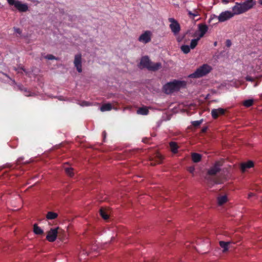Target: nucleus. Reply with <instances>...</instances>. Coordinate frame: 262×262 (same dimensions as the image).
<instances>
[{
    "instance_id": "nucleus-1",
    "label": "nucleus",
    "mask_w": 262,
    "mask_h": 262,
    "mask_svg": "<svg viewBox=\"0 0 262 262\" xmlns=\"http://www.w3.org/2000/svg\"><path fill=\"white\" fill-rule=\"evenodd\" d=\"M256 4L254 0H246L242 3H236L232 11L236 15L244 13L252 9Z\"/></svg>"
},
{
    "instance_id": "nucleus-2",
    "label": "nucleus",
    "mask_w": 262,
    "mask_h": 262,
    "mask_svg": "<svg viewBox=\"0 0 262 262\" xmlns=\"http://www.w3.org/2000/svg\"><path fill=\"white\" fill-rule=\"evenodd\" d=\"M186 84V82L184 81L174 80L165 84L163 86V91L166 94H170L175 91H179L182 88H184Z\"/></svg>"
},
{
    "instance_id": "nucleus-3",
    "label": "nucleus",
    "mask_w": 262,
    "mask_h": 262,
    "mask_svg": "<svg viewBox=\"0 0 262 262\" xmlns=\"http://www.w3.org/2000/svg\"><path fill=\"white\" fill-rule=\"evenodd\" d=\"M212 67L207 64H204L198 68L193 73L188 77L191 78H199L209 73L212 70Z\"/></svg>"
},
{
    "instance_id": "nucleus-4",
    "label": "nucleus",
    "mask_w": 262,
    "mask_h": 262,
    "mask_svg": "<svg viewBox=\"0 0 262 262\" xmlns=\"http://www.w3.org/2000/svg\"><path fill=\"white\" fill-rule=\"evenodd\" d=\"M140 64L143 68H146L148 70L152 71H157L162 67V64L160 62H152L147 56L142 57L140 61Z\"/></svg>"
},
{
    "instance_id": "nucleus-5",
    "label": "nucleus",
    "mask_w": 262,
    "mask_h": 262,
    "mask_svg": "<svg viewBox=\"0 0 262 262\" xmlns=\"http://www.w3.org/2000/svg\"><path fill=\"white\" fill-rule=\"evenodd\" d=\"M168 20V21L170 23L169 25V28L171 32L175 35L179 34L181 30V27L178 21L174 18L172 17L169 18Z\"/></svg>"
},
{
    "instance_id": "nucleus-6",
    "label": "nucleus",
    "mask_w": 262,
    "mask_h": 262,
    "mask_svg": "<svg viewBox=\"0 0 262 262\" xmlns=\"http://www.w3.org/2000/svg\"><path fill=\"white\" fill-rule=\"evenodd\" d=\"M223 165V162L222 161H216L214 165H213L208 170L207 173L210 176H214L221 170V168Z\"/></svg>"
},
{
    "instance_id": "nucleus-7",
    "label": "nucleus",
    "mask_w": 262,
    "mask_h": 262,
    "mask_svg": "<svg viewBox=\"0 0 262 262\" xmlns=\"http://www.w3.org/2000/svg\"><path fill=\"white\" fill-rule=\"evenodd\" d=\"M152 33L150 31H144L138 38V41L144 44L151 41Z\"/></svg>"
},
{
    "instance_id": "nucleus-8",
    "label": "nucleus",
    "mask_w": 262,
    "mask_h": 262,
    "mask_svg": "<svg viewBox=\"0 0 262 262\" xmlns=\"http://www.w3.org/2000/svg\"><path fill=\"white\" fill-rule=\"evenodd\" d=\"M234 15L236 14H234V12L232 13L229 11H226L222 12L220 15L217 16V18L219 22H224L231 18Z\"/></svg>"
},
{
    "instance_id": "nucleus-9",
    "label": "nucleus",
    "mask_w": 262,
    "mask_h": 262,
    "mask_svg": "<svg viewBox=\"0 0 262 262\" xmlns=\"http://www.w3.org/2000/svg\"><path fill=\"white\" fill-rule=\"evenodd\" d=\"M58 227L56 228H51L48 232L46 239L50 242H54L57 236Z\"/></svg>"
},
{
    "instance_id": "nucleus-10",
    "label": "nucleus",
    "mask_w": 262,
    "mask_h": 262,
    "mask_svg": "<svg viewBox=\"0 0 262 262\" xmlns=\"http://www.w3.org/2000/svg\"><path fill=\"white\" fill-rule=\"evenodd\" d=\"M82 56L81 54H78L75 55L74 60V66L76 67L77 71L79 73H81L82 72V64H81V58Z\"/></svg>"
},
{
    "instance_id": "nucleus-11",
    "label": "nucleus",
    "mask_w": 262,
    "mask_h": 262,
    "mask_svg": "<svg viewBox=\"0 0 262 262\" xmlns=\"http://www.w3.org/2000/svg\"><path fill=\"white\" fill-rule=\"evenodd\" d=\"M163 157L159 153L155 154L154 156L150 159V165L154 166L156 164L161 163L163 160Z\"/></svg>"
},
{
    "instance_id": "nucleus-12",
    "label": "nucleus",
    "mask_w": 262,
    "mask_h": 262,
    "mask_svg": "<svg viewBox=\"0 0 262 262\" xmlns=\"http://www.w3.org/2000/svg\"><path fill=\"white\" fill-rule=\"evenodd\" d=\"M225 112L226 110L222 108H214L211 110V114L214 119H216L219 116L224 115Z\"/></svg>"
},
{
    "instance_id": "nucleus-13",
    "label": "nucleus",
    "mask_w": 262,
    "mask_h": 262,
    "mask_svg": "<svg viewBox=\"0 0 262 262\" xmlns=\"http://www.w3.org/2000/svg\"><path fill=\"white\" fill-rule=\"evenodd\" d=\"M199 31L200 33L199 35V37L200 38L203 37L205 34L207 33L208 30V27L206 24H200L198 25Z\"/></svg>"
},
{
    "instance_id": "nucleus-14",
    "label": "nucleus",
    "mask_w": 262,
    "mask_h": 262,
    "mask_svg": "<svg viewBox=\"0 0 262 262\" xmlns=\"http://www.w3.org/2000/svg\"><path fill=\"white\" fill-rule=\"evenodd\" d=\"M14 6L20 12H26L28 10V6L26 4H22L18 1Z\"/></svg>"
},
{
    "instance_id": "nucleus-15",
    "label": "nucleus",
    "mask_w": 262,
    "mask_h": 262,
    "mask_svg": "<svg viewBox=\"0 0 262 262\" xmlns=\"http://www.w3.org/2000/svg\"><path fill=\"white\" fill-rule=\"evenodd\" d=\"M254 166V163L252 161H249L247 162L243 163L241 165V169L245 171L247 168H250Z\"/></svg>"
},
{
    "instance_id": "nucleus-16",
    "label": "nucleus",
    "mask_w": 262,
    "mask_h": 262,
    "mask_svg": "<svg viewBox=\"0 0 262 262\" xmlns=\"http://www.w3.org/2000/svg\"><path fill=\"white\" fill-rule=\"evenodd\" d=\"M169 146L173 154H176L178 152V149L179 146L177 143L174 142H171L169 143Z\"/></svg>"
},
{
    "instance_id": "nucleus-17",
    "label": "nucleus",
    "mask_w": 262,
    "mask_h": 262,
    "mask_svg": "<svg viewBox=\"0 0 262 262\" xmlns=\"http://www.w3.org/2000/svg\"><path fill=\"white\" fill-rule=\"evenodd\" d=\"M191 158L194 162L198 163L201 161L202 156L199 154L194 152L191 155Z\"/></svg>"
},
{
    "instance_id": "nucleus-18",
    "label": "nucleus",
    "mask_w": 262,
    "mask_h": 262,
    "mask_svg": "<svg viewBox=\"0 0 262 262\" xmlns=\"http://www.w3.org/2000/svg\"><path fill=\"white\" fill-rule=\"evenodd\" d=\"M112 109V105L111 103H105L103 104L100 107V111L101 112L109 111Z\"/></svg>"
},
{
    "instance_id": "nucleus-19",
    "label": "nucleus",
    "mask_w": 262,
    "mask_h": 262,
    "mask_svg": "<svg viewBox=\"0 0 262 262\" xmlns=\"http://www.w3.org/2000/svg\"><path fill=\"white\" fill-rule=\"evenodd\" d=\"M149 113V111L147 107H141L137 110V113L138 114L142 115H147Z\"/></svg>"
},
{
    "instance_id": "nucleus-20",
    "label": "nucleus",
    "mask_w": 262,
    "mask_h": 262,
    "mask_svg": "<svg viewBox=\"0 0 262 262\" xmlns=\"http://www.w3.org/2000/svg\"><path fill=\"white\" fill-rule=\"evenodd\" d=\"M58 214L57 213L49 211L46 214V218L48 220H54L57 217Z\"/></svg>"
},
{
    "instance_id": "nucleus-21",
    "label": "nucleus",
    "mask_w": 262,
    "mask_h": 262,
    "mask_svg": "<svg viewBox=\"0 0 262 262\" xmlns=\"http://www.w3.org/2000/svg\"><path fill=\"white\" fill-rule=\"evenodd\" d=\"M33 232L37 235H41L43 233V230L38 227L36 224H35L33 226Z\"/></svg>"
},
{
    "instance_id": "nucleus-22",
    "label": "nucleus",
    "mask_w": 262,
    "mask_h": 262,
    "mask_svg": "<svg viewBox=\"0 0 262 262\" xmlns=\"http://www.w3.org/2000/svg\"><path fill=\"white\" fill-rule=\"evenodd\" d=\"M230 244V242H224V241H220V246L223 248V252H225L228 250V245Z\"/></svg>"
},
{
    "instance_id": "nucleus-23",
    "label": "nucleus",
    "mask_w": 262,
    "mask_h": 262,
    "mask_svg": "<svg viewBox=\"0 0 262 262\" xmlns=\"http://www.w3.org/2000/svg\"><path fill=\"white\" fill-rule=\"evenodd\" d=\"M227 201V198L226 195L219 196L217 198V202L219 205H222Z\"/></svg>"
},
{
    "instance_id": "nucleus-24",
    "label": "nucleus",
    "mask_w": 262,
    "mask_h": 262,
    "mask_svg": "<svg viewBox=\"0 0 262 262\" xmlns=\"http://www.w3.org/2000/svg\"><path fill=\"white\" fill-rule=\"evenodd\" d=\"M100 214L104 220H106L109 218L108 214L103 208H101L100 209Z\"/></svg>"
},
{
    "instance_id": "nucleus-25",
    "label": "nucleus",
    "mask_w": 262,
    "mask_h": 262,
    "mask_svg": "<svg viewBox=\"0 0 262 262\" xmlns=\"http://www.w3.org/2000/svg\"><path fill=\"white\" fill-rule=\"evenodd\" d=\"M200 39V37H198L197 38L192 39L190 42V47L191 49H193L195 48L198 43L199 40Z\"/></svg>"
},
{
    "instance_id": "nucleus-26",
    "label": "nucleus",
    "mask_w": 262,
    "mask_h": 262,
    "mask_svg": "<svg viewBox=\"0 0 262 262\" xmlns=\"http://www.w3.org/2000/svg\"><path fill=\"white\" fill-rule=\"evenodd\" d=\"M64 170L67 174L69 176L72 177L74 176L73 168L71 167H65Z\"/></svg>"
},
{
    "instance_id": "nucleus-27",
    "label": "nucleus",
    "mask_w": 262,
    "mask_h": 262,
    "mask_svg": "<svg viewBox=\"0 0 262 262\" xmlns=\"http://www.w3.org/2000/svg\"><path fill=\"white\" fill-rule=\"evenodd\" d=\"M188 14L190 17L194 18V17L198 16L199 15V13L197 10L195 9L193 11V12L188 11Z\"/></svg>"
},
{
    "instance_id": "nucleus-28",
    "label": "nucleus",
    "mask_w": 262,
    "mask_h": 262,
    "mask_svg": "<svg viewBox=\"0 0 262 262\" xmlns=\"http://www.w3.org/2000/svg\"><path fill=\"white\" fill-rule=\"evenodd\" d=\"M253 99H248L244 101L243 105L245 107H249L253 104Z\"/></svg>"
},
{
    "instance_id": "nucleus-29",
    "label": "nucleus",
    "mask_w": 262,
    "mask_h": 262,
    "mask_svg": "<svg viewBox=\"0 0 262 262\" xmlns=\"http://www.w3.org/2000/svg\"><path fill=\"white\" fill-rule=\"evenodd\" d=\"M190 46L188 45H183L181 47V50L185 54L188 53L190 52Z\"/></svg>"
},
{
    "instance_id": "nucleus-30",
    "label": "nucleus",
    "mask_w": 262,
    "mask_h": 262,
    "mask_svg": "<svg viewBox=\"0 0 262 262\" xmlns=\"http://www.w3.org/2000/svg\"><path fill=\"white\" fill-rule=\"evenodd\" d=\"M202 120H197L192 122V125L194 127H198L202 123Z\"/></svg>"
},
{
    "instance_id": "nucleus-31",
    "label": "nucleus",
    "mask_w": 262,
    "mask_h": 262,
    "mask_svg": "<svg viewBox=\"0 0 262 262\" xmlns=\"http://www.w3.org/2000/svg\"><path fill=\"white\" fill-rule=\"evenodd\" d=\"M45 58L48 59V60H53V59H57L52 54H48L45 56Z\"/></svg>"
},
{
    "instance_id": "nucleus-32",
    "label": "nucleus",
    "mask_w": 262,
    "mask_h": 262,
    "mask_svg": "<svg viewBox=\"0 0 262 262\" xmlns=\"http://www.w3.org/2000/svg\"><path fill=\"white\" fill-rule=\"evenodd\" d=\"M8 4L10 5H14L15 6V4H16V1H15V0H7Z\"/></svg>"
},
{
    "instance_id": "nucleus-33",
    "label": "nucleus",
    "mask_w": 262,
    "mask_h": 262,
    "mask_svg": "<svg viewBox=\"0 0 262 262\" xmlns=\"http://www.w3.org/2000/svg\"><path fill=\"white\" fill-rule=\"evenodd\" d=\"M13 29H14V32L16 33H17L18 34H20L21 33V30L20 29L16 28V27H14Z\"/></svg>"
},
{
    "instance_id": "nucleus-34",
    "label": "nucleus",
    "mask_w": 262,
    "mask_h": 262,
    "mask_svg": "<svg viewBox=\"0 0 262 262\" xmlns=\"http://www.w3.org/2000/svg\"><path fill=\"white\" fill-rule=\"evenodd\" d=\"M188 170L190 173H193L194 171V168L193 167H189Z\"/></svg>"
},
{
    "instance_id": "nucleus-35",
    "label": "nucleus",
    "mask_w": 262,
    "mask_h": 262,
    "mask_svg": "<svg viewBox=\"0 0 262 262\" xmlns=\"http://www.w3.org/2000/svg\"><path fill=\"white\" fill-rule=\"evenodd\" d=\"M246 79L247 81H254L253 78H252L251 76H247L246 78Z\"/></svg>"
},
{
    "instance_id": "nucleus-36",
    "label": "nucleus",
    "mask_w": 262,
    "mask_h": 262,
    "mask_svg": "<svg viewBox=\"0 0 262 262\" xmlns=\"http://www.w3.org/2000/svg\"><path fill=\"white\" fill-rule=\"evenodd\" d=\"M231 45V42L230 40L228 39L226 40V46L228 47H230Z\"/></svg>"
},
{
    "instance_id": "nucleus-37",
    "label": "nucleus",
    "mask_w": 262,
    "mask_h": 262,
    "mask_svg": "<svg viewBox=\"0 0 262 262\" xmlns=\"http://www.w3.org/2000/svg\"><path fill=\"white\" fill-rule=\"evenodd\" d=\"M254 194L253 193L250 192L248 194V198L250 199L251 197L254 196Z\"/></svg>"
},
{
    "instance_id": "nucleus-38",
    "label": "nucleus",
    "mask_w": 262,
    "mask_h": 262,
    "mask_svg": "<svg viewBox=\"0 0 262 262\" xmlns=\"http://www.w3.org/2000/svg\"><path fill=\"white\" fill-rule=\"evenodd\" d=\"M222 2L225 4H227L229 2V0H222Z\"/></svg>"
},
{
    "instance_id": "nucleus-39",
    "label": "nucleus",
    "mask_w": 262,
    "mask_h": 262,
    "mask_svg": "<svg viewBox=\"0 0 262 262\" xmlns=\"http://www.w3.org/2000/svg\"><path fill=\"white\" fill-rule=\"evenodd\" d=\"M88 103L89 102H86V101H83L82 102V105H88Z\"/></svg>"
},
{
    "instance_id": "nucleus-40",
    "label": "nucleus",
    "mask_w": 262,
    "mask_h": 262,
    "mask_svg": "<svg viewBox=\"0 0 262 262\" xmlns=\"http://www.w3.org/2000/svg\"><path fill=\"white\" fill-rule=\"evenodd\" d=\"M206 130H207V128L206 127H204L202 129V131L203 133L206 132Z\"/></svg>"
},
{
    "instance_id": "nucleus-41",
    "label": "nucleus",
    "mask_w": 262,
    "mask_h": 262,
    "mask_svg": "<svg viewBox=\"0 0 262 262\" xmlns=\"http://www.w3.org/2000/svg\"><path fill=\"white\" fill-rule=\"evenodd\" d=\"M106 134V133L105 131L103 132L102 134H103V136L104 138H105Z\"/></svg>"
},
{
    "instance_id": "nucleus-42",
    "label": "nucleus",
    "mask_w": 262,
    "mask_h": 262,
    "mask_svg": "<svg viewBox=\"0 0 262 262\" xmlns=\"http://www.w3.org/2000/svg\"><path fill=\"white\" fill-rule=\"evenodd\" d=\"M259 3L261 5H262V0H259Z\"/></svg>"
},
{
    "instance_id": "nucleus-43",
    "label": "nucleus",
    "mask_w": 262,
    "mask_h": 262,
    "mask_svg": "<svg viewBox=\"0 0 262 262\" xmlns=\"http://www.w3.org/2000/svg\"><path fill=\"white\" fill-rule=\"evenodd\" d=\"M58 99H59V100H62V99H61V96H60V97L58 98Z\"/></svg>"
},
{
    "instance_id": "nucleus-44",
    "label": "nucleus",
    "mask_w": 262,
    "mask_h": 262,
    "mask_svg": "<svg viewBox=\"0 0 262 262\" xmlns=\"http://www.w3.org/2000/svg\"><path fill=\"white\" fill-rule=\"evenodd\" d=\"M20 69L23 70L24 72H25V70L24 68H21Z\"/></svg>"
},
{
    "instance_id": "nucleus-45",
    "label": "nucleus",
    "mask_w": 262,
    "mask_h": 262,
    "mask_svg": "<svg viewBox=\"0 0 262 262\" xmlns=\"http://www.w3.org/2000/svg\"><path fill=\"white\" fill-rule=\"evenodd\" d=\"M216 44H217L216 42H214V46H216Z\"/></svg>"
},
{
    "instance_id": "nucleus-46",
    "label": "nucleus",
    "mask_w": 262,
    "mask_h": 262,
    "mask_svg": "<svg viewBox=\"0 0 262 262\" xmlns=\"http://www.w3.org/2000/svg\"><path fill=\"white\" fill-rule=\"evenodd\" d=\"M143 142H146L145 140L144 139L143 140Z\"/></svg>"
}]
</instances>
